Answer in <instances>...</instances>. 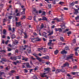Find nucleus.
Instances as JSON below:
<instances>
[{
    "label": "nucleus",
    "mask_w": 79,
    "mask_h": 79,
    "mask_svg": "<svg viewBox=\"0 0 79 79\" xmlns=\"http://www.w3.org/2000/svg\"><path fill=\"white\" fill-rule=\"evenodd\" d=\"M6 30H4L3 34H6Z\"/></svg>",
    "instance_id": "473e14b6"
},
{
    "label": "nucleus",
    "mask_w": 79,
    "mask_h": 79,
    "mask_svg": "<svg viewBox=\"0 0 79 79\" xmlns=\"http://www.w3.org/2000/svg\"><path fill=\"white\" fill-rule=\"evenodd\" d=\"M79 47H77V48H76L75 49V51H77V49H79Z\"/></svg>",
    "instance_id": "0e129e2a"
},
{
    "label": "nucleus",
    "mask_w": 79,
    "mask_h": 79,
    "mask_svg": "<svg viewBox=\"0 0 79 79\" xmlns=\"http://www.w3.org/2000/svg\"><path fill=\"white\" fill-rule=\"evenodd\" d=\"M68 66V67L69 66V63L68 62L65 63L63 66H62V68H64V67H65V66Z\"/></svg>",
    "instance_id": "423d86ee"
},
{
    "label": "nucleus",
    "mask_w": 79,
    "mask_h": 79,
    "mask_svg": "<svg viewBox=\"0 0 79 79\" xmlns=\"http://www.w3.org/2000/svg\"><path fill=\"white\" fill-rule=\"evenodd\" d=\"M24 34L25 35L24 38H25V39L27 38V33L26 32H25L24 33Z\"/></svg>",
    "instance_id": "412c9836"
},
{
    "label": "nucleus",
    "mask_w": 79,
    "mask_h": 79,
    "mask_svg": "<svg viewBox=\"0 0 79 79\" xmlns=\"http://www.w3.org/2000/svg\"><path fill=\"white\" fill-rule=\"evenodd\" d=\"M20 25H21V22H16V26H20Z\"/></svg>",
    "instance_id": "b1692460"
},
{
    "label": "nucleus",
    "mask_w": 79,
    "mask_h": 79,
    "mask_svg": "<svg viewBox=\"0 0 79 79\" xmlns=\"http://www.w3.org/2000/svg\"><path fill=\"white\" fill-rule=\"evenodd\" d=\"M34 11H35V12L36 13H38V11L36 10V9H34Z\"/></svg>",
    "instance_id": "3c124183"
},
{
    "label": "nucleus",
    "mask_w": 79,
    "mask_h": 79,
    "mask_svg": "<svg viewBox=\"0 0 79 79\" xmlns=\"http://www.w3.org/2000/svg\"><path fill=\"white\" fill-rule=\"evenodd\" d=\"M77 68V66L75 65V66L73 67V69H76Z\"/></svg>",
    "instance_id": "864d4df0"
},
{
    "label": "nucleus",
    "mask_w": 79,
    "mask_h": 79,
    "mask_svg": "<svg viewBox=\"0 0 79 79\" xmlns=\"http://www.w3.org/2000/svg\"><path fill=\"white\" fill-rule=\"evenodd\" d=\"M75 54L76 56H78V53H77V52H75Z\"/></svg>",
    "instance_id": "603ef678"
},
{
    "label": "nucleus",
    "mask_w": 79,
    "mask_h": 79,
    "mask_svg": "<svg viewBox=\"0 0 79 79\" xmlns=\"http://www.w3.org/2000/svg\"><path fill=\"white\" fill-rule=\"evenodd\" d=\"M65 50H69V47H67L65 48Z\"/></svg>",
    "instance_id": "e433bc0d"
},
{
    "label": "nucleus",
    "mask_w": 79,
    "mask_h": 79,
    "mask_svg": "<svg viewBox=\"0 0 79 79\" xmlns=\"http://www.w3.org/2000/svg\"><path fill=\"white\" fill-rule=\"evenodd\" d=\"M31 42H36L35 38H31Z\"/></svg>",
    "instance_id": "dca6fc26"
},
{
    "label": "nucleus",
    "mask_w": 79,
    "mask_h": 79,
    "mask_svg": "<svg viewBox=\"0 0 79 79\" xmlns=\"http://www.w3.org/2000/svg\"><path fill=\"white\" fill-rule=\"evenodd\" d=\"M18 11V9H16L15 10L16 13H17Z\"/></svg>",
    "instance_id": "680f3d73"
},
{
    "label": "nucleus",
    "mask_w": 79,
    "mask_h": 79,
    "mask_svg": "<svg viewBox=\"0 0 79 79\" xmlns=\"http://www.w3.org/2000/svg\"><path fill=\"white\" fill-rule=\"evenodd\" d=\"M35 16L34 17V21H36V22H37V21H36V19H35Z\"/></svg>",
    "instance_id": "4d7b16f0"
},
{
    "label": "nucleus",
    "mask_w": 79,
    "mask_h": 79,
    "mask_svg": "<svg viewBox=\"0 0 79 79\" xmlns=\"http://www.w3.org/2000/svg\"><path fill=\"white\" fill-rule=\"evenodd\" d=\"M47 32H48V33H49V34L48 35L49 36V35H52V34H53V31H52L50 32V31L49 30L48 31H47Z\"/></svg>",
    "instance_id": "1a4fd4ad"
},
{
    "label": "nucleus",
    "mask_w": 79,
    "mask_h": 79,
    "mask_svg": "<svg viewBox=\"0 0 79 79\" xmlns=\"http://www.w3.org/2000/svg\"><path fill=\"white\" fill-rule=\"evenodd\" d=\"M8 51L10 52L11 50V49L10 48H7Z\"/></svg>",
    "instance_id": "ea45409f"
},
{
    "label": "nucleus",
    "mask_w": 79,
    "mask_h": 79,
    "mask_svg": "<svg viewBox=\"0 0 79 79\" xmlns=\"http://www.w3.org/2000/svg\"><path fill=\"white\" fill-rule=\"evenodd\" d=\"M61 71L62 72H64L65 71V70H64V71H62L61 70L57 69L56 71V74L57 73H60V72H61Z\"/></svg>",
    "instance_id": "0eeeda50"
},
{
    "label": "nucleus",
    "mask_w": 79,
    "mask_h": 79,
    "mask_svg": "<svg viewBox=\"0 0 79 79\" xmlns=\"http://www.w3.org/2000/svg\"><path fill=\"white\" fill-rule=\"evenodd\" d=\"M16 16H20V15H19V13H18L16 15Z\"/></svg>",
    "instance_id": "338daca9"
},
{
    "label": "nucleus",
    "mask_w": 79,
    "mask_h": 79,
    "mask_svg": "<svg viewBox=\"0 0 79 79\" xmlns=\"http://www.w3.org/2000/svg\"><path fill=\"white\" fill-rule=\"evenodd\" d=\"M44 70H45V71H47V72H48L50 70V68H47V69H45Z\"/></svg>",
    "instance_id": "393cba45"
},
{
    "label": "nucleus",
    "mask_w": 79,
    "mask_h": 79,
    "mask_svg": "<svg viewBox=\"0 0 79 79\" xmlns=\"http://www.w3.org/2000/svg\"><path fill=\"white\" fill-rule=\"evenodd\" d=\"M13 63L14 64H15V65H16V64H17V62H13Z\"/></svg>",
    "instance_id": "37998d69"
},
{
    "label": "nucleus",
    "mask_w": 79,
    "mask_h": 79,
    "mask_svg": "<svg viewBox=\"0 0 79 79\" xmlns=\"http://www.w3.org/2000/svg\"><path fill=\"white\" fill-rule=\"evenodd\" d=\"M29 50H27L28 51V53H30L31 52V48L30 47H29Z\"/></svg>",
    "instance_id": "49530a36"
},
{
    "label": "nucleus",
    "mask_w": 79,
    "mask_h": 79,
    "mask_svg": "<svg viewBox=\"0 0 79 79\" xmlns=\"http://www.w3.org/2000/svg\"><path fill=\"white\" fill-rule=\"evenodd\" d=\"M8 42H9V40H7L6 42L5 43V44H7Z\"/></svg>",
    "instance_id": "69168bd1"
},
{
    "label": "nucleus",
    "mask_w": 79,
    "mask_h": 79,
    "mask_svg": "<svg viewBox=\"0 0 79 79\" xmlns=\"http://www.w3.org/2000/svg\"><path fill=\"white\" fill-rule=\"evenodd\" d=\"M17 32L20 34H22L23 32V29H22L21 30H20L19 29H18Z\"/></svg>",
    "instance_id": "39448f33"
},
{
    "label": "nucleus",
    "mask_w": 79,
    "mask_h": 79,
    "mask_svg": "<svg viewBox=\"0 0 79 79\" xmlns=\"http://www.w3.org/2000/svg\"><path fill=\"white\" fill-rule=\"evenodd\" d=\"M44 27V25L42 24L41 26V27L40 28V29H42Z\"/></svg>",
    "instance_id": "8fccbe9b"
},
{
    "label": "nucleus",
    "mask_w": 79,
    "mask_h": 79,
    "mask_svg": "<svg viewBox=\"0 0 79 79\" xmlns=\"http://www.w3.org/2000/svg\"><path fill=\"white\" fill-rule=\"evenodd\" d=\"M33 55H34V56H35L37 60H39V61H40V62L42 61V59L40 58L37 57V54L34 53L33 54Z\"/></svg>",
    "instance_id": "f03ea898"
},
{
    "label": "nucleus",
    "mask_w": 79,
    "mask_h": 79,
    "mask_svg": "<svg viewBox=\"0 0 79 79\" xmlns=\"http://www.w3.org/2000/svg\"><path fill=\"white\" fill-rule=\"evenodd\" d=\"M64 10H68V8H66V7H64Z\"/></svg>",
    "instance_id": "09e8293b"
},
{
    "label": "nucleus",
    "mask_w": 79,
    "mask_h": 79,
    "mask_svg": "<svg viewBox=\"0 0 79 79\" xmlns=\"http://www.w3.org/2000/svg\"><path fill=\"white\" fill-rule=\"evenodd\" d=\"M35 39H36V42H39V41H40V40H41V39H40L37 37V38H35Z\"/></svg>",
    "instance_id": "6ab92c4d"
},
{
    "label": "nucleus",
    "mask_w": 79,
    "mask_h": 79,
    "mask_svg": "<svg viewBox=\"0 0 79 79\" xmlns=\"http://www.w3.org/2000/svg\"><path fill=\"white\" fill-rule=\"evenodd\" d=\"M12 16H9L8 18V19H11V18H12Z\"/></svg>",
    "instance_id": "a19ab883"
},
{
    "label": "nucleus",
    "mask_w": 79,
    "mask_h": 79,
    "mask_svg": "<svg viewBox=\"0 0 79 79\" xmlns=\"http://www.w3.org/2000/svg\"><path fill=\"white\" fill-rule=\"evenodd\" d=\"M73 43H76V40L75 39H74L73 40Z\"/></svg>",
    "instance_id": "bf43d9fd"
},
{
    "label": "nucleus",
    "mask_w": 79,
    "mask_h": 79,
    "mask_svg": "<svg viewBox=\"0 0 79 79\" xmlns=\"http://www.w3.org/2000/svg\"><path fill=\"white\" fill-rule=\"evenodd\" d=\"M26 65L27 68H31V66L29 65V64L28 63H23V68H25V65Z\"/></svg>",
    "instance_id": "f257e3e1"
},
{
    "label": "nucleus",
    "mask_w": 79,
    "mask_h": 79,
    "mask_svg": "<svg viewBox=\"0 0 79 79\" xmlns=\"http://www.w3.org/2000/svg\"><path fill=\"white\" fill-rule=\"evenodd\" d=\"M71 74H73V75H75L76 74H78V73L77 72H72Z\"/></svg>",
    "instance_id": "7c9ffc66"
},
{
    "label": "nucleus",
    "mask_w": 79,
    "mask_h": 79,
    "mask_svg": "<svg viewBox=\"0 0 79 79\" xmlns=\"http://www.w3.org/2000/svg\"><path fill=\"white\" fill-rule=\"evenodd\" d=\"M53 20H56V21H57L58 22H59L61 21V19H59L58 18H56L54 19H53Z\"/></svg>",
    "instance_id": "9b49d317"
},
{
    "label": "nucleus",
    "mask_w": 79,
    "mask_h": 79,
    "mask_svg": "<svg viewBox=\"0 0 79 79\" xmlns=\"http://www.w3.org/2000/svg\"><path fill=\"white\" fill-rule=\"evenodd\" d=\"M52 40H49V42L48 44V45L49 46H52V45H53V44L52 43Z\"/></svg>",
    "instance_id": "6e6552de"
},
{
    "label": "nucleus",
    "mask_w": 79,
    "mask_h": 79,
    "mask_svg": "<svg viewBox=\"0 0 79 79\" xmlns=\"http://www.w3.org/2000/svg\"><path fill=\"white\" fill-rule=\"evenodd\" d=\"M16 79H19V76H17V77H16Z\"/></svg>",
    "instance_id": "774afa93"
},
{
    "label": "nucleus",
    "mask_w": 79,
    "mask_h": 79,
    "mask_svg": "<svg viewBox=\"0 0 79 79\" xmlns=\"http://www.w3.org/2000/svg\"><path fill=\"white\" fill-rule=\"evenodd\" d=\"M69 31V29H67L66 30H65V31H64L63 32H64V33L66 32V31Z\"/></svg>",
    "instance_id": "13d9d810"
},
{
    "label": "nucleus",
    "mask_w": 79,
    "mask_h": 79,
    "mask_svg": "<svg viewBox=\"0 0 79 79\" xmlns=\"http://www.w3.org/2000/svg\"><path fill=\"white\" fill-rule=\"evenodd\" d=\"M11 38H12V39H15V37H16V36H15V34L11 35Z\"/></svg>",
    "instance_id": "4be33fe9"
},
{
    "label": "nucleus",
    "mask_w": 79,
    "mask_h": 79,
    "mask_svg": "<svg viewBox=\"0 0 79 79\" xmlns=\"http://www.w3.org/2000/svg\"><path fill=\"white\" fill-rule=\"evenodd\" d=\"M28 60V58H23V59H22V60H24L25 61H27Z\"/></svg>",
    "instance_id": "a878e982"
},
{
    "label": "nucleus",
    "mask_w": 79,
    "mask_h": 79,
    "mask_svg": "<svg viewBox=\"0 0 79 79\" xmlns=\"http://www.w3.org/2000/svg\"><path fill=\"white\" fill-rule=\"evenodd\" d=\"M71 33H72L71 31H69L67 32V34H68V36H69V35H70V34H71Z\"/></svg>",
    "instance_id": "c756f323"
},
{
    "label": "nucleus",
    "mask_w": 79,
    "mask_h": 79,
    "mask_svg": "<svg viewBox=\"0 0 79 79\" xmlns=\"http://www.w3.org/2000/svg\"><path fill=\"white\" fill-rule=\"evenodd\" d=\"M17 63H21V60L17 61Z\"/></svg>",
    "instance_id": "79ce46f5"
},
{
    "label": "nucleus",
    "mask_w": 79,
    "mask_h": 79,
    "mask_svg": "<svg viewBox=\"0 0 79 79\" xmlns=\"http://www.w3.org/2000/svg\"><path fill=\"white\" fill-rule=\"evenodd\" d=\"M46 74H47V73H44L43 74L41 73L40 74V76H41L42 77H46L47 79H48V77H47V76L46 75H45Z\"/></svg>",
    "instance_id": "20e7f679"
},
{
    "label": "nucleus",
    "mask_w": 79,
    "mask_h": 79,
    "mask_svg": "<svg viewBox=\"0 0 79 79\" xmlns=\"http://www.w3.org/2000/svg\"><path fill=\"white\" fill-rule=\"evenodd\" d=\"M60 39L62 42H64V38L63 37H60Z\"/></svg>",
    "instance_id": "cd10ccee"
},
{
    "label": "nucleus",
    "mask_w": 79,
    "mask_h": 79,
    "mask_svg": "<svg viewBox=\"0 0 79 79\" xmlns=\"http://www.w3.org/2000/svg\"><path fill=\"white\" fill-rule=\"evenodd\" d=\"M32 17H31V16H29L28 17V19H29L30 20H31V19H32Z\"/></svg>",
    "instance_id": "c9c22d12"
},
{
    "label": "nucleus",
    "mask_w": 79,
    "mask_h": 79,
    "mask_svg": "<svg viewBox=\"0 0 79 79\" xmlns=\"http://www.w3.org/2000/svg\"><path fill=\"white\" fill-rule=\"evenodd\" d=\"M78 9H75V12H74V14L75 15H77V14L78 13V10H79V7L78 8Z\"/></svg>",
    "instance_id": "9d476101"
},
{
    "label": "nucleus",
    "mask_w": 79,
    "mask_h": 79,
    "mask_svg": "<svg viewBox=\"0 0 79 79\" xmlns=\"http://www.w3.org/2000/svg\"><path fill=\"white\" fill-rule=\"evenodd\" d=\"M42 15H45V12H42Z\"/></svg>",
    "instance_id": "58836bf2"
},
{
    "label": "nucleus",
    "mask_w": 79,
    "mask_h": 79,
    "mask_svg": "<svg viewBox=\"0 0 79 79\" xmlns=\"http://www.w3.org/2000/svg\"><path fill=\"white\" fill-rule=\"evenodd\" d=\"M74 4H75V3L74 2H72L71 3H70V5L71 6H73V5H74Z\"/></svg>",
    "instance_id": "2f4dec72"
},
{
    "label": "nucleus",
    "mask_w": 79,
    "mask_h": 79,
    "mask_svg": "<svg viewBox=\"0 0 79 79\" xmlns=\"http://www.w3.org/2000/svg\"><path fill=\"white\" fill-rule=\"evenodd\" d=\"M3 61H6V60L5 59L3 58L2 59V61H0L1 63H2V64H4V63L3 62Z\"/></svg>",
    "instance_id": "a211bd4d"
},
{
    "label": "nucleus",
    "mask_w": 79,
    "mask_h": 79,
    "mask_svg": "<svg viewBox=\"0 0 79 79\" xmlns=\"http://www.w3.org/2000/svg\"><path fill=\"white\" fill-rule=\"evenodd\" d=\"M16 58H17V59H18L19 60H20V59H21V56H17Z\"/></svg>",
    "instance_id": "f704fd0d"
},
{
    "label": "nucleus",
    "mask_w": 79,
    "mask_h": 79,
    "mask_svg": "<svg viewBox=\"0 0 79 79\" xmlns=\"http://www.w3.org/2000/svg\"><path fill=\"white\" fill-rule=\"evenodd\" d=\"M74 56V54H71L68 57H67L66 60H67L69 59H73V57Z\"/></svg>",
    "instance_id": "7ed1b4c3"
},
{
    "label": "nucleus",
    "mask_w": 79,
    "mask_h": 79,
    "mask_svg": "<svg viewBox=\"0 0 79 79\" xmlns=\"http://www.w3.org/2000/svg\"><path fill=\"white\" fill-rule=\"evenodd\" d=\"M64 3V2H60L59 3V4H60V5H62V4H63Z\"/></svg>",
    "instance_id": "6e6d98bb"
},
{
    "label": "nucleus",
    "mask_w": 79,
    "mask_h": 79,
    "mask_svg": "<svg viewBox=\"0 0 79 79\" xmlns=\"http://www.w3.org/2000/svg\"><path fill=\"white\" fill-rule=\"evenodd\" d=\"M10 59H11V60H16V59H17V58L16 56H14L13 57H10Z\"/></svg>",
    "instance_id": "ddd939ff"
},
{
    "label": "nucleus",
    "mask_w": 79,
    "mask_h": 79,
    "mask_svg": "<svg viewBox=\"0 0 79 79\" xmlns=\"http://www.w3.org/2000/svg\"><path fill=\"white\" fill-rule=\"evenodd\" d=\"M59 51L58 50H56L55 51H54V54L55 55H57V53H58Z\"/></svg>",
    "instance_id": "bb28decb"
},
{
    "label": "nucleus",
    "mask_w": 79,
    "mask_h": 79,
    "mask_svg": "<svg viewBox=\"0 0 79 79\" xmlns=\"http://www.w3.org/2000/svg\"><path fill=\"white\" fill-rule=\"evenodd\" d=\"M42 19L44 21H47V18L44 17H43Z\"/></svg>",
    "instance_id": "c85d7f7f"
},
{
    "label": "nucleus",
    "mask_w": 79,
    "mask_h": 79,
    "mask_svg": "<svg viewBox=\"0 0 79 79\" xmlns=\"http://www.w3.org/2000/svg\"><path fill=\"white\" fill-rule=\"evenodd\" d=\"M26 18V16H23V17L21 18V19H24Z\"/></svg>",
    "instance_id": "c03bdc74"
},
{
    "label": "nucleus",
    "mask_w": 79,
    "mask_h": 79,
    "mask_svg": "<svg viewBox=\"0 0 79 79\" xmlns=\"http://www.w3.org/2000/svg\"><path fill=\"white\" fill-rule=\"evenodd\" d=\"M60 26L61 27H62V29H64V27H65L64 25H61Z\"/></svg>",
    "instance_id": "a18cd8bd"
},
{
    "label": "nucleus",
    "mask_w": 79,
    "mask_h": 79,
    "mask_svg": "<svg viewBox=\"0 0 79 79\" xmlns=\"http://www.w3.org/2000/svg\"><path fill=\"white\" fill-rule=\"evenodd\" d=\"M25 10H26V9H23V11L21 12L22 15H24V14H25Z\"/></svg>",
    "instance_id": "aec40b11"
},
{
    "label": "nucleus",
    "mask_w": 79,
    "mask_h": 79,
    "mask_svg": "<svg viewBox=\"0 0 79 79\" xmlns=\"http://www.w3.org/2000/svg\"><path fill=\"white\" fill-rule=\"evenodd\" d=\"M49 0H50V1H53V0H45V1L47 2V3H50L49 1Z\"/></svg>",
    "instance_id": "4c0bfd02"
},
{
    "label": "nucleus",
    "mask_w": 79,
    "mask_h": 79,
    "mask_svg": "<svg viewBox=\"0 0 79 79\" xmlns=\"http://www.w3.org/2000/svg\"><path fill=\"white\" fill-rule=\"evenodd\" d=\"M15 71H14V70H12L11 71V73H15Z\"/></svg>",
    "instance_id": "e2e57ef3"
},
{
    "label": "nucleus",
    "mask_w": 79,
    "mask_h": 79,
    "mask_svg": "<svg viewBox=\"0 0 79 79\" xmlns=\"http://www.w3.org/2000/svg\"><path fill=\"white\" fill-rule=\"evenodd\" d=\"M13 43L14 45H17L18 44V41L17 40H15V41Z\"/></svg>",
    "instance_id": "f3484780"
},
{
    "label": "nucleus",
    "mask_w": 79,
    "mask_h": 79,
    "mask_svg": "<svg viewBox=\"0 0 79 79\" xmlns=\"http://www.w3.org/2000/svg\"><path fill=\"white\" fill-rule=\"evenodd\" d=\"M75 19H76V20L77 22H79V21H78L77 20H79V16H78L77 17H75Z\"/></svg>",
    "instance_id": "5701e85b"
},
{
    "label": "nucleus",
    "mask_w": 79,
    "mask_h": 79,
    "mask_svg": "<svg viewBox=\"0 0 79 79\" xmlns=\"http://www.w3.org/2000/svg\"><path fill=\"white\" fill-rule=\"evenodd\" d=\"M3 74H4V73L2 72H0V77H1L2 75Z\"/></svg>",
    "instance_id": "72a5a7b5"
},
{
    "label": "nucleus",
    "mask_w": 79,
    "mask_h": 79,
    "mask_svg": "<svg viewBox=\"0 0 79 79\" xmlns=\"http://www.w3.org/2000/svg\"><path fill=\"white\" fill-rule=\"evenodd\" d=\"M48 6L49 7V8H51V6H52V5H51V4H49L48 5Z\"/></svg>",
    "instance_id": "052dcab7"
},
{
    "label": "nucleus",
    "mask_w": 79,
    "mask_h": 79,
    "mask_svg": "<svg viewBox=\"0 0 79 79\" xmlns=\"http://www.w3.org/2000/svg\"><path fill=\"white\" fill-rule=\"evenodd\" d=\"M59 31L60 32H61V31H62V30L61 28H59Z\"/></svg>",
    "instance_id": "5fc2aeb1"
},
{
    "label": "nucleus",
    "mask_w": 79,
    "mask_h": 79,
    "mask_svg": "<svg viewBox=\"0 0 79 79\" xmlns=\"http://www.w3.org/2000/svg\"><path fill=\"white\" fill-rule=\"evenodd\" d=\"M47 33H46L45 32H44L43 33V36H44V37H45V38H47V36L46 35H47Z\"/></svg>",
    "instance_id": "2eb2a0df"
},
{
    "label": "nucleus",
    "mask_w": 79,
    "mask_h": 79,
    "mask_svg": "<svg viewBox=\"0 0 79 79\" xmlns=\"http://www.w3.org/2000/svg\"><path fill=\"white\" fill-rule=\"evenodd\" d=\"M61 54H66L67 53V52L65 51V50H64L61 52Z\"/></svg>",
    "instance_id": "4468645a"
},
{
    "label": "nucleus",
    "mask_w": 79,
    "mask_h": 79,
    "mask_svg": "<svg viewBox=\"0 0 79 79\" xmlns=\"http://www.w3.org/2000/svg\"><path fill=\"white\" fill-rule=\"evenodd\" d=\"M3 5L1 4L0 6V8H3Z\"/></svg>",
    "instance_id": "de8ad7c7"
},
{
    "label": "nucleus",
    "mask_w": 79,
    "mask_h": 79,
    "mask_svg": "<svg viewBox=\"0 0 79 79\" xmlns=\"http://www.w3.org/2000/svg\"><path fill=\"white\" fill-rule=\"evenodd\" d=\"M42 59H46L47 60H48V59H49V56H45L43 57L42 58Z\"/></svg>",
    "instance_id": "f8f14e48"
}]
</instances>
